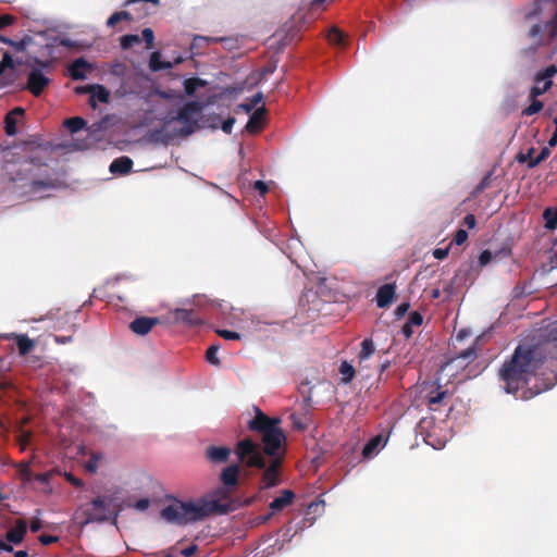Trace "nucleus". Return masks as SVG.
I'll list each match as a JSON object with an SVG mask.
<instances>
[{
  "instance_id": "f257e3e1",
  "label": "nucleus",
  "mask_w": 557,
  "mask_h": 557,
  "mask_svg": "<svg viewBox=\"0 0 557 557\" xmlns=\"http://www.w3.org/2000/svg\"><path fill=\"white\" fill-rule=\"evenodd\" d=\"M247 428L261 435L262 447L250 437L239 441L235 446L238 462L247 468L263 469L261 482L263 488L276 486L285 456L286 436L281 429L280 418H270L259 408Z\"/></svg>"
},
{
  "instance_id": "f03ea898",
  "label": "nucleus",
  "mask_w": 557,
  "mask_h": 557,
  "mask_svg": "<svg viewBox=\"0 0 557 557\" xmlns=\"http://www.w3.org/2000/svg\"><path fill=\"white\" fill-rule=\"evenodd\" d=\"M235 509L230 492L225 488H218L213 493V498L208 500L199 498L197 500L182 502L174 499L162 508L161 518L172 524L186 525L191 522L203 520L214 513H227Z\"/></svg>"
},
{
  "instance_id": "7ed1b4c3",
  "label": "nucleus",
  "mask_w": 557,
  "mask_h": 557,
  "mask_svg": "<svg viewBox=\"0 0 557 557\" xmlns=\"http://www.w3.org/2000/svg\"><path fill=\"white\" fill-rule=\"evenodd\" d=\"M539 368L537 351L529 345H518L499 369V379L508 394H516L530 382Z\"/></svg>"
},
{
  "instance_id": "20e7f679",
  "label": "nucleus",
  "mask_w": 557,
  "mask_h": 557,
  "mask_svg": "<svg viewBox=\"0 0 557 557\" xmlns=\"http://www.w3.org/2000/svg\"><path fill=\"white\" fill-rule=\"evenodd\" d=\"M112 498L109 496H98L86 505V522H103L113 515L111 507Z\"/></svg>"
},
{
  "instance_id": "39448f33",
  "label": "nucleus",
  "mask_w": 557,
  "mask_h": 557,
  "mask_svg": "<svg viewBox=\"0 0 557 557\" xmlns=\"http://www.w3.org/2000/svg\"><path fill=\"white\" fill-rule=\"evenodd\" d=\"M203 106L198 101H189L184 104L177 112L174 120L178 121L184 125L181 133L183 135H190L194 133L197 117L202 111Z\"/></svg>"
},
{
  "instance_id": "423d86ee",
  "label": "nucleus",
  "mask_w": 557,
  "mask_h": 557,
  "mask_svg": "<svg viewBox=\"0 0 557 557\" xmlns=\"http://www.w3.org/2000/svg\"><path fill=\"white\" fill-rule=\"evenodd\" d=\"M557 74L556 65H549L545 70L536 73L534 86L531 88L529 98H537L546 92L553 85L552 77Z\"/></svg>"
},
{
  "instance_id": "0eeeda50",
  "label": "nucleus",
  "mask_w": 557,
  "mask_h": 557,
  "mask_svg": "<svg viewBox=\"0 0 557 557\" xmlns=\"http://www.w3.org/2000/svg\"><path fill=\"white\" fill-rule=\"evenodd\" d=\"M453 392L443 389V387L436 383V387L428 393L426 406L432 411H438L448 405V399L451 398Z\"/></svg>"
},
{
  "instance_id": "6e6552de",
  "label": "nucleus",
  "mask_w": 557,
  "mask_h": 557,
  "mask_svg": "<svg viewBox=\"0 0 557 557\" xmlns=\"http://www.w3.org/2000/svg\"><path fill=\"white\" fill-rule=\"evenodd\" d=\"M50 78L47 77L40 70L34 69L29 72L27 77V89L35 96L41 95L44 89L49 85Z\"/></svg>"
},
{
  "instance_id": "1a4fd4ad",
  "label": "nucleus",
  "mask_w": 557,
  "mask_h": 557,
  "mask_svg": "<svg viewBox=\"0 0 557 557\" xmlns=\"http://www.w3.org/2000/svg\"><path fill=\"white\" fill-rule=\"evenodd\" d=\"M478 358V350L475 345L463 349L456 357H453L447 362L448 367H455L456 369H465Z\"/></svg>"
},
{
  "instance_id": "9d476101",
  "label": "nucleus",
  "mask_w": 557,
  "mask_h": 557,
  "mask_svg": "<svg viewBox=\"0 0 557 557\" xmlns=\"http://www.w3.org/2000/svg\"><path fill=\"white\" fill-rule=\"evenodd\" d=\"M172 314L173 320L176 323H183L189 326H196L203 323V320L193 309L176 308Z\"/></svg>"
},
{
  "instance_id": "9b49d317",
  "label": "nucleus",
  "mask_w": 557,
  "mask_h": 557,
  "mask_svg": "<svg viewBox=\"0 0 557 557\" xmlns=\"http://www.w3.org/2000/svg\"><path fill=\"white\" fill-rule=\"evenodd\" d=\"M535 149L532 147L528 150L527 153L519 152L516 156V160L520 163H527L529 169H533L537 166L541 162L546 160L550 153L547 147L542 148L541 152L535 157L531 158V153H534Z\"/></svg>"
},
{
  "instance_id": "f8f14e48",
  "label": "nucleus",
  "mask_w": 557,
  "mask_h": 557,
  "mask_svg": "<svg viewBox=\"0 0 557 557\" xmlns=\"http://www.w3.org/2000/svg\"><path fill=\"white\" fill-rule=\"evenodd\" d=\"M159 323L158 318L152 317H137L135 318L131 324L129 329L137 335H146L148 334L153 326Z\"/></svg>"
},
{
  "instance_id": "ddd939ff",
  "label": "nucleus",
  "mask_w": 557,
  "mask_h": 557,
  "mask_svg": "<svg viewBox=\"0 0 557 557\" xmlns=\"http://www.w3.org/2000/svg\"><path fill=\"white\" fill-rule=\"evenodd\" d=\"M396 293L395 284H384L377 288L375 300L379 308H388Z\"/></svg>"
},
{
  "instance_id": "4468645a",
  "label": "nucleus",
  "mask_w": 557,
  "mask_h": 557,
  "mask_svg": "<svg viewBox=\"0 0 557 557\" xmlns=\"http://www.w3.org/2000/svg\"><path fill=\"white\" fill-rule=\"evenodd\" d=\"M232 449L226 446H209L206 449V457L213 463H224L228 460Z\"/></svg>"
},
{
  "instance_id": "2eb2a0df",
  "label": "nucleus",
  "mask_w": 557,
  "mask_h": 557,
  "mask_svg": "<svg viewBox=\"0 0 557 557\" xmlns=\"http://www.w3.org/2000/svg\"><path fill=\"white\" fill-rule=\"evenodd\" d=\"M27 533V524L23 519H18L15 525L5 533V540L12 544H20L23 542Z\"/></svg>"
},
{
  "instance_id": "dca6fc26",
  "label": "nucleus",
  "mask_w": 557,
  "mask_h": 557,
  "mask_svg": "<svg viewBox=\"0 0 557 557\" xmlns=\"http://www.w3.org/2000/svg\"><path fill=\"white\" fill-rule=\"evenodd\" d=\"M239 473H240V465L233 463V465L225 467L222 470V472L220 474V480L225 486L234 487L238 483Z\"/></svg>"
},
{
  "instance_id": "f3484780",
  "label": "nucleus",
  "mask_w": 557,
  "mask_h": 557,
  "mask_svg": "<svg viewBox=\"0 0 557 557\" xmlns=\"http://www.w3.org/2000/svg\"><path fill=\"white\" fill-rule=\"evenodd\" d=\"M294 499L295 494L292 490H283L281 495L270 503L269 507L272 510V513H275L292 505Z\"/></svg>"
},
{
  "instance_id": "a211bd4d",
  "label": "nucleus",
  "mask_w": 557,
  "mask_h": 557,
  "mask_svg": "<svg viewBox=\"0 0 557 557\" xmlns=\"http://www.w3.org/2000/svg\"><path fill=\"white\" fill-rule=\"evenodd\" d=\"M24 113L25 111L21 107H16L7 113L4 117V131L8 136H14L16 134L17 116H23Z\"/></svg>"
},
{
  "instance_id": "6ab92c4d",
  "label": "nucleus",
  "mask_w": 557,
  "mask_h": 557,
  "mask_svg": "<svg viewBox=\"0 0 557 557\" xmlns=\"http://www.w3.org/2000/svg\"><path fill=\"white\" fill-rule=\"evenodd\" d=\"M91 65L84 59H76L69 67V73L72 79L81 81L86 78V71L90 70Z\"/></svg>"
},
{
  "instance_id": "aec40b11",
  "label": "nucleus",
  "mask_w": 557,
  "mask_h": 557,
  "mask_svg": "<svg viewBox=\"0 0 557 557\" xmlns=\"http://www.w3.org/2000/svg\"><path fill=\"white\" fill-rule=\"evenodd\" d=\"M132 168L133 160L129 157L123 156L114 159L111 162L109 170L113 174L125 175L131 172Z\"/></svg>"
},
{
  "instance_id": "412c9836",
  "label": "nucleus",
  "mask_w": 557,
  "mask_h": 557,
  "mask_svg": "<svg viewBox=\"0 0 557 557\" xmlns=\"http://www.w3.org/2000/svg\"><path fill=\"white\" fill-rule=\"evenodd\" d=\"M7 70H13V60L9 52H5L0 61V84L3 86L10 85L14 81L12 73L4 74Z\"/></svg>"
},
{
  "instance_id": "4be33fe9",
  "label": "nucleus",
  "mask_w": 557,
  "mask_h": 557,
  "mask_svg": "<svg viewBox=\"0 0 557 557\" xmlns=\"http://www.w3.org/2000/svg\"><path fill=\"white\" fill-rule=\"evenodd\" d=\"M264 108L257 109L248 120L246 124V131L251 134H256L261 131L263 125Z\"/></svg>"
},
{
  "instance_id": "5701e85b",
  "label": "nucleus",
  "mask_w": 557,
  "mask_h": 557,
  "mask_svg": "<svg viewBox=\"0 0 557 557\" xmlns=\"http://www.w3.org/2000/svg\"><path fill=\"white\" fill-rule=\"evenodd\" d=\"M14 339L21 356H26L34 350L36 343L30 339L26 334H15Z\"/></svg>"
},
{
  "instance_id": "b1692460",
  "label": "nucleus",
  "mask_w": 557,
  "mask_h": 557,
  "mask_svg": "<svg viewBox=\"0 0 557 557\" xmlns=\"http://www.w3.org/2000/svg\"><path fill=\"white\" fill-rule=\"evenodd\" d=\"M110 94L107 88L102 85H92V90L90 92L89 104L92 109H96V100L107 103L109 101Z\"/></svg>"
},
{
  "instance_id": "393cba45",
  "label": "nucleus",
  "mask_w": 557,
  "mask_h": 557,
  "mask_svg": "<svg viewBox=\"0 0 557 557\" xmlns=\"http://www.w3.org/2000/svg\"><path fill=\"white\" fill-rule=\"evenodd\" d=\"M27 194L35 195L41 190H47L54 187L53 181L50 178L46 180H33L27 185Z\"/></svg>"
},
{
  "instance_id": "a878e982",
  "label": "nucleus",
  "mask_w": 557,
  "mask_h": 557,
  "mask_svg": "<svg viewBox=\"0 0 557 557\" xmlns=\"http://www.w3.org/2000/svg\"><path fill=\"white\" fill-rule=\"evenodd\" d=\"M544 227L554 231L557 227V208L548 207L543 211Z\"/></svg>"
},
{
  "instance_id": "bb28decb",
  "label": "nucleus",
  "mask_w": 557,
  "mask_h": 557,
  "mask_svg": "<svg viewBox=\"0 0 557 557\" xmlns=\"http://www.w3.org/2000/svg\"><path fill=\"white\" fill-rule=\"evenodd\" d=\"M218 38H209L206 36H195L190 46V50L195 54H200L201 49L206 48L210 42L219 41Z\"/></svg>"
},
{
  "instance_id": "cd10ccee",
  "label": "nucleus",
  "mask_w": 557,
  "mask_h": 557,
  "mask_svg": "<svg viewBox=\"0 0 557 557\" xmlns=\"http://www.w3.org/2000/svg\"><path fill=\"white\" fill-rule=\"evenodd\" d=\"M375 351L374 343L371 338H366L361 343V350L359 351V363L368 360Z\"/></svg>"
},
{
  "instance_id": "c85d7f7f",
  "label": "nucleus",
  "mask_w": 557,
  "mask_h": 557,
  "mask_svg": "<svg viewBox=\"0 0 557 557\" xmlns=\"http://www.w3.org/2000/svg\"><path fill=\"white\" fill-rule=\"evenodd\" d=\"M206 85V82L198 77H190L186 78L184 81V90L186 95L194 96L197 88L203 87Z\"/></svg>"
},
{
  "instance_id": "c756f323",
  "label": "nucleus",
  "mask_w": 557,
  "mask_h": 557,
  "mask_svg": "<svg viewBox=\"0 0 557 557\" xmlns=\"http://www.w3.org/2000/svg\"><path fill=\"white\" fill-rule=\"evenodd\" d=\"M149 66L152 71L166 70L171 67V63L162 62L161 53L159 51H154L150 55Z\"/></svg>"
},
{
  "instance_id": "7c9ffc66",
  "label": "nucleus",
  "mask_w": 557,
  "mask_h": 557,
  "mask_svg": "<svg viewBox=\"0 0 557 557\" xmlns=\"http://www.w3.org/2000/svg\"><path fill=\"white\" fill-rule=\"evenodd\" d=\"M64 126L71 133H77L78 131L83 129L86 126V121L81 116H74V117L66 119L64 121Z\"/></svg>"
},
{
  "instance_id": "2f4dec72",
  "label": "nucleus",
  "mask_w": 557,
  "mask_h": 557,
  "mask_svg": "<svg viewBox=\"0 0 557 557\" xmlns=\"http://www.w3.org/2000/svg\"><path fill=\"white\" fill-rule=\"evenodd\" d=\"M339 373L343 375L342 382L349 383L355 376V369L347 361H343L339 366Z\"/></svg>"
},
{
  "instance_id": "473e14b6",
  "label": "nucleus",
  "mask_w": 557,
  "mask_h": 557,
  "mask_svg": "<svg viewBox=\"0 0 557 557\" xmlns=\"http://www.w3.org/2000/svg\"><path fill=\"white\" fill-rule=\"evenodd\" d=\"M327 40L332 45L343 46L345 42L344 34L336 27H333L327 33Z\"/></svg>"
},
{
  "instance_id": "72a5a7b5",
  "label": "nucleus",
  "mask_w": 557,
  "mask_h": 557,
  "mask_svg": "<svg viewBox=\"0 0 557 557\" xmlns=\"http://www.w3.org/2000/svg\"><path fill=\"white\" fill-rule=\"evenodd\" d=\"M531 104L522 110L523 116H531L543 109V102L537 100L536 98H530Z\"/></svg>"
},
{
  "instance_id": "f704fd0d",
  "label": "nucleus",
  "mask_w": 557,
  "mask_h": 557,
  "mask_svg": "<svg viewBox=\"0 0 557 557\" xmlns=\"http://www.w3.org/2000/svg\"><path fill=\"white\" fill-rule=\"evenodd\" d=\"M140 42L141 38L138 35H125L121 37V47L125 50Z\"/></svg>"
},
{
  "instance_id": "c9c22d12",
  "label": "nucleus",
  "mask_w": 557,
  "mask_h": 557,
  "mask_svg": "<svg viewBox=\"0 0 557 557\" xmlns=\"http://www.w3.org/2000/svg\"><path fill=\"white\" fill-rule=\"evenodd\" d=\"M491 180H492V172H487L483 178L481 180V182L476 185V187L474 188L473 190V196H478L479 194H481L482 191H484L485 189H487L490 186H491Z\"/></svg>"
},
{
  "instance_id": "e433bc0d",
  "label": "nucleus",
  "mask_w": 557,
  "mask_h": 557,
  "mask_svg": "<svg viewBox=\"0 0 557 557\" xmlns=\"http://www.w3.org/2000/svg\"><path fill=\"white\" fill-rule=\"evenodd\" d=\"M20 475L24 483H30L34 481L35 473H33L28 463H22L20 466Z\"/></svg>"
},
{
  "instance_id": "4c0bfd02",
  "label": "nucleus",
  "mask_w": 557,
  "mask_h": 557,
  "mask_svg": "<svg viewBox=\"0 0 557 557\" xmlns=\"http://www.w3.org/2000/svg\"><path fill=\"white\" fill-rule=\"evenodd\" d=\"M218 349H219V346L216 345H211L207 351H206V359L209 363L211 364H214V366H219L220 364V360L219 358L216 357V352H218Z\"/></svg>"
},
{
  "instance_id": "58836bf2",
  "label": "nucleus",
  "mask_w": 557,
  "mask_h": 557,
  "mask_svg": "<svg viewBox=\"0 0 557 557\" xmlns=\"http://www.w3.org/2000/svg\"><path fill=\"white\" fill-rule=\"evenodd\" d=\"M381 438L379 436L371 438L363 447L362 455L364 457H370L373 453V450L377 447L380 444Z\"/></svg>"
},
{
  "instance_id": "ea45409f",
  "label": "nucleus",
  "mask_w": 557,
  "mask_h": 557,
  "mask_svg": "<svg viewBox=\"0 0 557 557\" xmlns=\"http://www.w3.org/2000/svg\"><path fill=\"white\" fill-rule=\"evenodd\" d=\"M54 474V470H49L44 473L35 474L34 481L38 482L41 485H48L50 483L51 478Z\"/></svg>"
},
{
  "instance_id": "a19ab883",
  "label": "nucleus",
  "mask_w": 557,
  "mask_h": 557,
  "mask_svg": "<svg viewBox=\"0 0 557 557\" xmlns=\"http://www.w3.org/2000/svg\"><path fill=\"white\" fill-rule=\"evenodd\" d=\"M216 334L227 341H238L242 338V335L239 333L228 330H218Z\"/></svg>"
},
{
  "instance_id": "79ce46f5",
  "label": "nucleus",
  "mask_w": 557,
  "mask_h": 557,
  "mask_svg": "<svg viewBox=\"0 0 557 557\" xmlns=\"http://www.w3.org/2000/svg\"><path fill=\"white\" fill-rule=\"evenodd\" d=\"M411 326H420L423 322V317L420 312L413 311L409 314L408 321Z\"/></svg>"
},
{
  "instance_id": "37998d69",
  "label": "nucleus",
  "mask_w": 557,
  "mask_h": 557,
  "mask_svg": "<svg viewBox=\"0 0 557 557\" xmlns=\"http://www.w3.org/2000/svg\"><path fill=\"white\" fill-rule=\"evenodd\" d=\"M143 39L147 44V48H152L153 40H154V34L151 28H144L141 32Z\"/></svg>"
},
{
  "instance_id": "c03bdc74",
  "label": "nucleus",
  "mask_w": 557,
  "mask_h": 557,
  "mask_svg": "<svg viewBox=\"0 0 557 557\" xmlns=\"http://www.w3.org/2000/svg\"><path fill=\"white\" fill-rule=\"evenodd\" d=\"M468 239V232L463 228H459L454 237V243L458 246L462 245Z\"/></svg>"
},
{
  "instance_id": "a18cd8bd",
  "label": "nucleus",
  "mask_w": 557,
  "mask_h": 557,
  "mask_svg": "<svg viewBox=\"0 0 557 557\" xmlns=\"http://www.w3.org/2000/svg\"><path fill=\"white\" fill-rule=\"evenodd\" d=\"M493 259V253L490 250H483L479 256V264L485 267Z\"/></svg>"
},
{
  "instance_id": "49530a36",
  "label": "nucleus",
  "mask_w": 557,
  "mask_h": 557,
  "mask_svg": "<svg viewBox=\"0 0 557 557\" xmlns=\"http://www.w3.org/2000/svg\"><path fill=\"white\" fill-rule=\"evenodd\" d=\"M40 544L47 546V545H51L53 543H57L59 541V537L55 536V535H50V534H41L39 537H38Z\"/></svg>"
},
{
  "instance_id": "de8ad7c7",
  "label": "nucleus",
  "mask_w": 557,
  "mask_h": 557,
  "mask_svg": "<svg viewBox=\"0 0 557 557\" xmlns=\"http://www.w3.org/2000/svg\"><path fill=\"white\" fill-rule=\"evenodd\" d=\"M15 22V17L10 14L0 15V29H3Z\"/></svg>"
},
{
  "instance_id": "09e8293b",
  "label": "nucleus",
  "mask_w": 557,
  "mask_h": 557,
  "mask_svg": "<svg viewBox=\"0 0 557 557\" xmlns=\"http://www.w3.org/2000/svg\"><path fill=\"white\" fill-rule=\"evenodd\" d=\"M236 120L235 117L233 116H228L223 123H222V126H221V129L226 133V134H231L232 133V129H233V126L235 124Z\"/></svg>"
},
{
  "instance_id": "8fccbe9b",
  "label": "nucleus",
  "mask_w": 557,
  "mask_h": 557,
  "mask_svg": "<svg viewBox=\"0 0 557 557\" xmlns=\"http://www.w3.org/2000/svg\"><path fill=\"white\" fill-rule=\"evenodd\" d=\"M410 305L408 302H403L400 304L396 309H395V315L396 318H401L406 314V312L408 311Z\"/></svg>"
},
{
  "instance_id": "3c124183",
  "label": "nucleus",
  "mask_w": 557,
  "mask_h": 557,
  "mask_svg": "<svg viewBox=\"0 0 557 557\" xmlns=\"http://www.w3.org/2000/svg\"><path fill=\"white\" fill-rule=\"evenodd\" d=\"M197 550H198V546L196 544H191L188 547H185L184 549H182L181 554L184 557H191L196 554Z\"/></svg>"
},
{
  "instance_id": "603ef678",
  "label": "nucleus",
  "mask_w": 557,
  "mask_h": 557,
  "mask_svg": "<svg viewBox=\"0 0 557 557\" xmlns=\"http://www.w3.org/2000/svg\"><path fill=\"white\" fill-rule=\"evenodd\" d=\"M463 224L468 227V228H473L476 224V220H475V216L472 214V213H468L465 219H463Z\"/></svg>"
},
{
  "instance_id": "864d4df0",
  "label": "nucleus",
  "mask_w": 557,
  "mask_h": 557,
  "mask_svg": "<svg viewBox=\"0 0 557 557\" xmlns=\"http://www.w3.org/2000/svg\"><path fill=\"white\" fill-rule=\"evenodd\" d=\"M253 187L260 195H264L269 190L268 185L263 181H256Z\"/></svg>"
},
{
  "instance_id": "5fc2aeb1",
  "label": "nucleus",
  "mask_w": 557,
  "mask_h": 557,
  "mask_svg": "<svg viewBox=\"0 0 557 557\" xmlns=\"http://www.w3.org/2000/svg\"><path fill=\"white\" fill-rule=\"evenodd\" d=\"M42 528L41 520L38 518H33L30 520L29 529L33 533L38 532Z\"/></svg>"
},
{
  "instance_id": "6e6d98bb",
  "label": "nucleus",
  "mask_w": 557,
  "mask_h": 557,
  "mask_svg": "<svg viewBox=\"0 0 557 557\" xmlns=\"http://www.w3.org/2000/svg\"><path fill=\"white\" fill-rule=\"evenodd\" d=\"M121 22V17L117 12H114L107 21V25L109 27H114L117 23Z\"/></svg>"
},
{
  "instance_id": "4d7b16f0",
  "label": "nucleus",
  "mask_w": 557,
  "mask_h": 557,
  "mask_svg": "<svg viewBox=\"0 0 557 557\" xmlns=\"http://www.w3.org/2000/svg\"><path fill=\"white\" fill-rule=\"evenodd\" d=\"M448 256V249L437 248L433 251V257L437 260H443Z\"/></svg>"
},
{
  "instance_id": "13d9d810",
  "label": "nucleus",
  "mask_w": 557,
  "mask_h": 557,
  "mask_svg": "<svg viewBox=\"0 0 557 557\" xmlns=\"http://www.w3.org/2000/svg\"><path fill=\"white\" fill-rule=\"evenodd\" d=\"M150 505V502L148 498H140L136 502V505L135 507L138 509V510H146Z\"/></svg>"
},
{
  "instance_id": "bf43d9fd",
  "label": "nucleus",
  "mask_w": 557,
  "mask_h": 557,
  "mask_svg": "<svg viewBox=\"0 0 557 557\" xmlns=\"http://www.w3.org/2000/svg\"><path fill=\"white\" fill-rule=\"evenodd\" d=\"M65 478L74 486L79 487L83 485V481L81 479L75 478L72 473H66Z\"/></svg>"
},
{
  "instance_id": "052dcab7",
  "label": "nucleus",
  "mask_w": 557,
  "mask_h": 557,
  "mask_svg": "<svg viewBox=\"0 0 557 557\" xmlns=\"http://www.w3.org/2000/svg\"><path fill=\"white\" fill-rule=\"evenodd\" d=\"M541 33H542V27H541V25L535 24V25H533V26L530 28V30H529V36H530L531 38H536V37H539V36L541 35Z\"/></svg>"
},
{
  "instance_id": "680f3d73",
  "label": "nucleus",
  "mask_w": 557,
  "mask_h": 557,
  "mask_svg": "<svg viewBox=\"0 0 557 557\" xmlns=\"http://www.w3.org/2000/svg\"><path fill=\"white\" fill-rule=\"evenodd\" d=\"M413 326H411L408 322H406L403 327H401V333L403 335L405 336V338H409L411 337V335L413 334V330H412Z\"/></svg>"
},
{
  "instance_id": "e2e57ef3",
  "label": "nucleus",
  "mask_w": 557,
  "mask_h": 557,
  "mask_svg": "<svg viewBox=\"0 0 557 557\" xmlns=\"http://www.w3.org/2000/svg\"><path fill=\"white\" fill-rule=\"evenodd\" d=\"M0 41L3 42V44L10 45L12 47H15L17 49H21L22 46H23L21 42H15V41H13V40H11V39L2 36V35H0Z\"/></svg>"
},
{
  "instance_id": "0e129e2a",
  "label": "nucleus",
  "mask_w": 557,
  "mask_h": 557,
  "mask_svg": "<svg viewBox=\"0 0 557 557\" xmlns=\"http://www.w3.org/2000/svg\"><path fill=\"white\" fill-rule=\"evenodd\" d=\"M60 45L65 48H75L76 47V44L73 40H71L70 38H62L60 40Z\"/></svg>"
},
{
  "instance_id": "69168bd1",
  "label": "nucleus",
  "mask_w": 557,
  "mask_h": 557,
  "mask_svg": "<svg viewBox=\"0 0 557 557\" xmlns=\"http://www.w3.org/2000/svg\"><path fill=\"white\" fill-rule=\"evenodd\" d=\"M1 552H13V546L7 541H0V553Z\"/></svg>"
},
{
  "instance_id": "338daca9",
  "label": "nucleus",
  "mask_w": 557,
  "mask_h": 557,
  "mask_svg": "<svg viewBox=\"0 0 557 557\" xmlns=\"http://www.w3.org/2000/svg\"><path fill=\"white\" fill-rule=\"evenodd\" d=\"M92 90V85L85 86V87H76L75 92L83 95V94H90Z\"/></svg>"
},
{
  "instance_id": "774afa93",
  "label": "nucleus",
  "mask_w": 557,
  "mask_h": 557,
  "mask_svg": "<svg viewBox=\"0 0 557 557\" xmlns=\"http://www.w3.org/2000/svg\"><path fill=\"white\" fill-rule=\"evenodd\" d=\"M262 100V94H257L252 98V103L250 106L245 107L246 111H250L253 106H256L259 101Z\"/></svg>"
}]
</instances>
